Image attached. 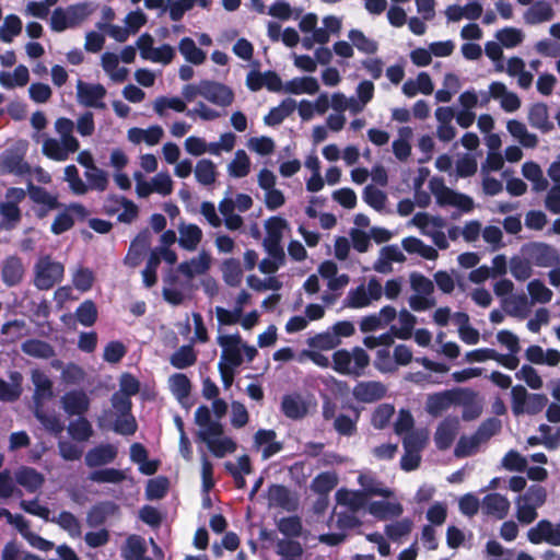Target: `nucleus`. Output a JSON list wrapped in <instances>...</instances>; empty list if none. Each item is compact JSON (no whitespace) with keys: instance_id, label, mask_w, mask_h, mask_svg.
Segmentation results:
<instances>
[{"instance_id":"obj_31","label":"nucleus","mask_w":560,"mask_h":560,"mask_svg":"<svg viewBox=\"0 0 560 560\" xmlns=\"http://www.w3.org/2000/svg\"><path fill=\"white\" fill-rule=\"evenodd\" d=\"M178 244L188 252H194L198 248L203 233L202 230L192 223H180L178 225Z\"/></svg>"},{"instance_id":"obj_38","label":"nucleus","mask_w":560,"mask_h":560,"mask_svg":"<svg viewBox=\"0 0 560 560\" xmlns=\"http://www.w3.org/2000/svg\"><path fill=\"white\" fill-rule=\"evenodd\" d=\"M267 499L270 508H281L287 511L295 508V500L290 490L280 485H273L268 489Z\"/></svg>"},{"instance_id":"obj_4","label":"nucleus","mask_w":560,"mask_h":560,"mask_svg":"<svg viewBox=\"0 0 560 560\" xmlns=\"http://www.w3.org/2000/svg\"><path fill=\"white\" fill-rule=\"evenodd\" d=\"M217 341L222 349L219 362H223V365L238 368L243 363V354L248 362L257 354L256 348L243 342L238 334L220 335Z\"/></svg>"},{"instance_id":"obj_57","label":"nucleus","mask_w":560,"mask_h":560,"mask_svg":"<svg viewBox=\"0 0 560 560\" xmlns=\"http://www.w3.org/2000/svg\"><path fill=\"white\" fill-rule=\"evenodd\" d=\"M296 106V102L293 98L284 100L279 106L273 107L267 116H265V122L269 126H276L281 124L289 115H291Z\"/></svg>"},{"instance_id":"obj_61","label":"nucleus","mask_w":560,"mask_h":560,"mask_svg":"<svg viewBox=\"0 0 560 560\" xmlns=\"http://www.w3.org/2000/svg\"><path fill=\"white\" fill-rule=\"evenodd\" d=\"M22 32V21L15 14H9L4 18L0 26V40L3 43H12L14 37Z\"/></svg>"},{"instance_id":"obj_50","label":"nucleus","mask_w":560,"mask_h":560,"mask_svg":"<svg viewBox=\"0 0 560 560\" xmlns=\"http://www.w3.org/2000/svg\"><path fill=\"white\" fill-rule=\"evenodd\" d=\"M30 80V71L26 66H18L13 72H0V84L4 89H14L16 86H24Z\"/></svg>"},{"instance_id":"obj_7","label":"nucleus","mask_w":560,"mask_h":560,"mask_svg":"<svg viewBox=\"0 0 560 560\" xmlns=\"http://www.w3.org/2000/svg\"><path fill=\"white\" fill-rule=\"evenodd\" d=\"M383 296V284L376 277L348 291L343 305L348 308L359 310L371 306Z\"/></svg>"},{"instance_id":"obj_11","label":"nucleus","mask_w":560,"mask_h":560,"mask_svg":"<svg viewBox=\"0 0 560 560\" xmlns=\"http://www.w3.org/2000/svg\"><path fill=\"white\" fill-rule=\"evenodd\" d=\"M136 44L141 58L154 63L168 65L176 55L175 48L168 44L154 47V39L149 34H142Z\"/></svg>"},{"instance_id":"obj_36","label":"nucleus","mask_w":560,"mask_h":560,"mask_svg":"<svg viewBox=\"0 0 560 560\" xmlns=\"http://www.w3.org/2000/svg\"><path fill=\"white\" fill-rule=\"evenodd\" d=\"M101 65L105 73L115 83L126 81L129 70L119 66V57L114 52H105L102 55Z\"/></svg>"},{"instance_id":"obj_16","label":"nucleus","mask_w":560,"mask_h":560,"mask_svg":"<svg viewBox=\"0 0 560 560\" xmlns=\"http://www.w3.org/2000/svg\"><path fill=\"white\" fill-rule=\"evenodd\" d=\"M202 97L219 107H229L233 104L235 95L233 90L220 82L203 80Z\"/></svg>"},{"instance_id":"obj_33","label":"nucleus","mask_w":560,"mask_h":560,"mask_svg":"<svg viewBox=\"0 0 560 560\" xmlns=\"http://www.w3.org/2000/svg\"><path fill=\"white\" fill-rule=\"evenodd\" d=\"M459 421L457 418H446L438 427L434 441L440 450L448 448L457 435Z\"/></svg>"},{"instance_id":"obj_63","label":"nucleus","mask_w":560,"mask_h":560,"mask_svg":"<svg viewBox=\"0 0 560 560\" xmlns=\"http://www.w3.org/2000/svg\"><path fill=\"white\" fill-rule=\"evenodd\" d=\"M348 37L352 45L363 54L373 55L378 49L377 42L365 36L360 30H351Z\"/></svg>"},{"instance_id":"obj_45","label":"nucleus","mask_w":560,"mask_h":560,"mask_svg":"<svg viewBox=\"0 0 560 560\" xmlns=\"http://www.w3.org/2000/svg\"><path fill=\"white\" fill-rule=\"evenodd\" d=\"M24 275V268L22 261L16 256L8 257L2 265V280L9 285L13 287L18 284Z\"/></svg>"},{"instance_id":"obj_22","label":"nucleus","mask_w":560,"mask_h":560,"mask_svg":"<svg viewBox=\"0 0 560 560\" xmlns=\"http://www.w3.org/2000/svg\"><path fill=\"white\" fill-rule=\"evenodd\" d=\"M118 454V447L110 443L98 444L85 454V464L90 468L101 467L112 464Z\"/></svg>"},{"instance_id":"obj_24","label":"nucleus","mask_w":560,"mask_h":560,"mask_svg":"<svg viewBox=\"0 0 560 560\" xmlns=\"http://www.w3.org/2000/svg\"><path fill=\"white\" fill-rule=\"evenodd\" d=\"M489 93L493 100L500 102L501 108L506 113H514L521 107L522 103L517 94L510 91L500 81H494L489 85Z\"/></svg>"},{"instance_id":"obj_13","label":"nucleus","mask_w":560,"mask_h":560,"mask_svg":"<svg viewBox=\"0 0 560 560\" xmlns=\"http://www.w3.org/2000/svg\"><path fill=\"white\" fill-rule=\"evenodd\" d=\"M527 539L534 545L547 544L560 547V524L549 520H540L527 530Z\"/></svg>"},{"instance_id":"obj_17","label":"nucleus","mask_w":560,"mask_h":560,"mask_svg":"<svg viewBox=\"0 0 560 560\" xmlns=\"http://www.w3.org/2000/svg\"><path fill=\"white\" fill-rule=\"evenodd\" d=\"M265 230L264 247L279 254V250H283L281 242L285 231L289 230L288 221L281 217H271L265 222Z\"/></svg>"},{"instance_id":"obj_20","label":"nucleus","mask_w":560,"mask_h":560,"mask_svg":"<svg viewBox=\"0 0 560 560\" xmlns=\"http://www.w3.org/2000/svg\"><path fill=\"white\" fill-rule=\"evenodd\" d=\"M91 405V399L83 389H71L60 397V406L68 416H83Z\"/></svg>"},{"instance_id":"obj_5","label":"nucleus","mask_w":560,"mask_h":560,"mask_svg":"<svg viewBox=\"0 0 560 560\" xmlns=\"http://www.w3.org/2000/svg\"><path fill=\"white\" fill-rule=\"evenodd\" d=\"M370 364L368 352L354 347L351 350L340 349L332 354V369L343 375L359 377Z\"/></svg>"},{"instance_id":"obj_43","label":"nucleus","mask_w":560,"mask_h":560,"mask_svg":"<svg viewBox=\"0 0 560 560\" xmlns=\"http://www.w3.org/2000/svg\"><path fill=\"white\" fill-rule=\"evenodd\" d=\"M506 129L510 135L517 140L524 148H536L538 144V138L535 133L528 131L525 124L522 121L512 119L506 124Z\"/></svg>"},{"instance_id":"obj_8","label":"nucleus","mask_w":560,"mask_h":560,"mask_svg":"<svg viewBox=\"0 0 560 560\" xmlns=\"http://www.w3.org/2000/svg\"><path fill=\"white\" fill-rule=\"evenodd\" d=\"M475 394L467 388H454L430 395L427 399L425 410L431 416H440L453 405L470 401Z\"/></svg>"},{"instance_id":"obj_59","label":"nucleus","mask_w":560,"mask_h":560,"mask_svg":"<svg viewBox=\"0 0 560 560\" xmlns=\"http://www.w3.org/2000/svg\"><path fill=\"white\" fill-rule=\"evenodd\" d=\"M250 172V160L244 150H237L228 165V173L235 178L245 177Z\"/></svg>"},{"instance_id":"obj_56","label":"nucleus","mask_w":560,"mask_h":560,"mask_svg":"<svg viewBox=\"0 0 560 560\" xmlns=\"http://www.w3.org/2000/svg\"><path fill=\"white\" fill-rule=\"evenodd\" d=\"M144 539L136 535L130 536L122 548V557L125 560H151L144 557Z\"/></svg>"},{"instance_id":"obj_19","label":"nucleus","mask_w":560,"mask_h":560,"mask_svg":"<svg viewBox=\"0 0 560 560\" xmlns=\"http://www.w3.org/2000/svg\"><path fill=\"white\" fill-rule=\"evenodd\" d=\"M5 174L16 176L31 174V166L24 161V148L22 150H7L0 155V175Z\"/></svg>"},{"instance_id":"obj_29","label":"nucleus","mask_w":560,"mask_h":560,"mask_svg":"<svg viewBox=\"0 0 560 560\" xmlns=\"http://www.w3.org/2000/svg\"><path fill=\"white\" fill-rule=\"evenodd\" d=\"M386 386L377 381L360 382L353 388V397L362 402H373L383 398L386 394Z\"/></svg>"},{"instance_id":"obj_51","label":"nucleus","mask_w":560,"mask_h":560,"mask_svg":"<svg viewBox=\"0 0 560 560\" xmlns=\"http://www.w3.org/2000/svg\"><path fill=\"white\" fill-rule=\"evenodd\" d=\"M504 307L511 316L525 318L532 311V303L524 294L510 295L504 299Z\"/></svg>"},{"instance_id":"obj_48","label":"nucleus","mask_w":560,"mask_h":560,"mask_svg":"<svg viewBox=\"0 0 560 560\" xmlns=\"http://www.w3.org/2000/svg\"><path fill=\"white\" fill-rule=\"evenodd\" d=\"M178 50L187 62L195 66L202 65L207 59L206 51L197 47L195 40L190 37L180 39Z\"/></svg>"},{"instance_id":"obj_6","label":"nucleus","mask_w":560,"mask_h":560,"mask_svg":"<svg viewBox=\"0 0 560 560\" xmlns=\"http://www.w3.org/2000/svg\"><path fill=\"white\" fill-rule=\"evenodd\" d=\"M547 499V491L538 485L530 486L523 494L515 500V516L521 524H532L538 516L537 510L542 506Z\"/></svg>"},{"instance_id":"obj_55","label":"nucleus","mask_w":560,"mask_h":560,"mask_svg":"<svg viewBox=\"0 0 560 560\" xmlns=\"http://www.w3.org/2000/svg\"><path fill=\"white\" fill-rule=\"evenodd\" d=\"M195 177L200 185L209 186L217 179L215 164L209 159H201L195 166Z\"/></svg>"},{"instance_id":"obj_53","label":"nucleus","mask_w":560,"mask_h":560,"mask_svg":"<svg viewBox=\"0 0 560 560\" xmlns=\"http://www.w3.org/2000/svg\"><path fill=\"white\" fill-rule=\"evenodd\" d=\"M338 504L347 506L351 511H358L366 505L368 499L362 491L340 489L336 492Z\"/></svg>"},{"instance_id":"obj_54","label":"nucleus","mask_w":560,"mask_h":560,"mask_svg":"<svg viewBox=\"0 0 560 560\" xmlns=\"http://www.w3.org/2000/svg\"><path fill=\"white\" fill-rule=\"evenodd\" d=\"M34 415L48 432L54 434L62 432L63 424L54 411L47 412L44 410V406H34Z\"/></svg>"},{"instance_id":"obj_15","label":"nucleus","mask_w":560,"mask_h":560,"mask_svg":"<svg viewBox=\"0 0 560 560\" xmlns=\"http://www.w3.org/2000/svg\"><path fill=\"white\" fill-rule=\"evenodd\" d=\"M80 148L78 139L63 140L61 138H45L43 140L42 152L50 160L62 162L70 154L75 153Z\"/></svg>"},{"instance_id":"obj_26","label":"nucleus","mask_w":560,"mask_h":560,"mask_svg":"<svg viewBox=\"0 0 560 560\" xmlns=\"http://www.w3.org/2000/svg\"><path fill=\"white\" fill-rule=\"evenodd\" d=\"M406 256L397 245H387L381 248L377 259L373 264V269L378 273H390L394 262H405Z\"/></svg>"},{"instance_id":"obj_1","label":"nucleus","mask_w":560,"mask_h":560,"mask_svg":"<svg viewBox=\"0 0 560 560\" xmlns=\"http://www.w3.org/2000/svg\"><path fill=\"white\" fill-rule=\"evenodd\" d=\"M228 411V404L221 399L212 400L211 409L200 406L195 411V423L198 425V439L203 442L215 457H224L236 450V443L224 434L221 419Z\"/></svg>"},{"instance_id":"obj_18","label":"nucleus","mask_w":560,"mask_h":560,"mask_svg":"<svg viewBox=\"0 0 560 560\" xmlns=\"http://www.w3.org/2000/svg\"><path fill=\"white\" fill-rule=\"evenodd\" d=\"M524 252L532 264L538 267H551L557 265L560 260L558 250L551 245L541 242L528 244L524 248Z\"/></svg>"},{"instance_id":"obj_27","label":"nucleus","mask_w":560,"mask_h":560,"mask_svg":"<svg viewBox=\"0 0 560 560\" xmlns=\"http://www.w3.org/2000/svg\"><path fill=\"white\" fill-rule=\"evenodd\" d=\"M27 192L33 202L43 206V208L38 210V217L40 218L45 217L48 211L60 207L56 195L50 194L39 186H35L31 178L27 179Z\"/></svg>"},{"instance_id":"obj_44","label":"nucleus","mask_w":560,"mask_h":560,"mask_svg":"<svg viewBox=\"0 0 560 560\" xmlns=\"http://www.w3.org/2000/svg\"><path fill=\"white\" fill-rule=\"evenodd\" d=\"M528 121L532 127L544 133L553 129V124L549 119L548 107L545 104H534L528 113Z\"/></svg>"},{"instance_id":"obj_47","label":"nucleus","mask_w":560,"mask_h":560,"mask_svg":"<svg viewBox=\"0 0 560 560\" xmlns=\"http://www.w3.org/2000/svg\"><path fill=\"white\" fill-rule=\"evenodd\" d=\"M413 131L410 127H400L398 137L392 143L393 153L399 161H406L411 154L410 140Z\"/></svg>"},{"instance_id":"obj_58","label":"nucleus","mask_w":560,"mask_h":560,"mask_svg":"<svg viewBox=\"0 0 560 560\" xmlns=\"http://www.w3.org/2000/svg\"><path fill=\"white\" fill-rule=\"evenodd\" d=\"M281 408L283 413L291 419H300L307 412V408L298 395H288L282 399Z\"/></svg>"},{"instance_id":"obj_34","label":"nucleus","mask_w":560,"mask_h":560,"mask_svg":"<svg viewBox=\"0 0 560 560\" xmlns=\"http://www.w3.org/2000/svg\"><path fill=\"white\" fill-rule=\"evenodd\" d=\"M320 86L316 78L314 77H298L294 78L283 85V92L288 94H308L314 95L318 93Z\"/></svg>"},{"instance_id":"obj_49","label":"nucleus","mask_w":560,"mask_h":560,"mask_svg":"<svg viewBox=\"0 0 560 560\" xmlns=\"http://www.w3.org/2000/svg\"><path fill=\"white\" fill-rule=\"evenodd\" d=\"M23 353L36 359H50L55 355L51 345L40 339H27L21 345Z\"/></svg>"},{"instance_id":"obj_12","label":"nucleus","mask_w":560,"mask_h":560,"mask_svg":"<svg viewBox=\"0 0 560 560\" xmlns=\"http://www.w3.org/2000/svg\"><path fill=\"white\" fill-rule=\"evenodd\" d=\"M90 14L86 4L71 5L68 9H56L50 18V26L56 32L80 24Z\"/></svg>"},{"instance_id":"obj_21","label":"nucleus","mask_w":560,"mask_h":560,"mask_svg":"<svg viewBox=\"0 0 560 560\" xmlns=\"http://www.w3.org/2000/svg\"><path fill=\"white\" fill-rule=\"evenodd\" d=\"M483 12V8L478 0H469L466 4H450L444 10L447 22L456 23L462 20L476 21Z\"/></svg>"},{"instance_id":"obj_3","label":"nucleus","mask_w":560,"mask_h":560,"mask_svg":"<svg viewBox=\"0 0 560 560\" xmlns=\"http://www.w3.org/2000/svg\"><path fill=\"white\" fill-rule=\"evenodd\" d=\"M112 410L104 412V418L100 419V427H103V421L107 418H114L112 429L121 435H132L137 431V422L131 415L132 402L127 395L115 393L112 396Z\"/></svg>"},{"instance_id":"obj_64","label":"nucleus","mask_w":560,"mask_h":560,"mask_svg":"<svg viewBox=\"0 0 560 560\" xmlns=\"http://www.w3.org/2000/svg\"><path fill=\"white\" fill-rule=\"evenodd\" d=\"M369 512L378 518L398 516L402 512V506L398 502L376 501L369 505Z\"/></svg>"},{"instance_id":"obj_9","label":"nucleus","mask_w":560,"mask_h":560,"mask_svg":"<svg viewBox=\"0 0 560 560\" xmlns=\"http://www.w3.org/2000/svg\"><path fill=\"white\" fill-rule=\"evenodd\" d=\"M65 267L50 256H40L34 266V285L39 290H49L63 278Z\"/></svg>"},{"instance_id":"obj_60","label":"nucleus","mask_w":560,"mask_h":560,"mask_svg":"<svg viewBox=\"0 0 560 560\" xmlns=\"http://www.w3.org/2000/svg\"><path fill=\"white\" fill-rule=\"evenodd\" d=\"M12 383H8L0 378V400L13 401L18 399L22 393L21 382L22 375L19 372L11 374Z\"/></svg>"},{"instance_id":"obj_32","label":"nucleus","mask_w":560,"mask_h":560,"mask_svg":"<svg viewBox=\"0 0 560 560\" xmlns=\"http://www.w3.org/2000/svg\"><path fill=\"white\" fill-rule=\"evenodd\" d=\"M211 265V256L208 252L201 250L196 257L182 262L178 271L188 278L206 273Z\"/></svg>"},{"instance_id":"obj_40","label":"nucleus","mask_w":560,"mask_h":560,"mask_svg":"<svg viewBox=\"0 0 560 560\" xmlns=\"http://www.w3.org/2000/svg\"><path fill=\"white\" fill-rule=\"evenodd\" d=\"M358 481L362 488L361 491L366 499L370 497L388 498L392 495V491L378 481L371 472L360 474Z\"/></svg>"},{"instance_id":"obj_37","label":"nucleus","mask_w":560,"mask_h":560,"mask_svg":"<svg viewBox=\"0 0 560 560\" xmlns=\"http://www.w3.org/2000/svg\"><path fill=\"white\" fill-rule=\"evenodd\" d=\"M401 90L407 97H413L418 93L430 95L434 91V85L427 72H420L416 79L407 80Z\"/></svg>"},{"instance_id":"obj_39","label":"nucleus","mask_w":560,"mask_h":560,"mask_svg":"<svg viewBox=\"0 0 560 560\" xmlns=\"http://www.w3.org/2000/svg\"><path fill=\"white\" fill-rule=\"evenodd\" d=\"M552 16L553 10L545 0L534 2L523 14L524 22L530 25L547 22L551 20Z\"/></svg>"},{"instance_id":"obj_46","label":"nucleus","mask_w":560,"mask_h":560,"mask_svg":"<svg viewBox=\"0 0 560 560\" xmlns=\"http://www.w3.org/2000/svg\"><path fill=\"white\" fill-rule=\"evenodd\" d=\"M401 246L407 253L417 254L428 260H435L439 257V253L434 247L427 245L418 237H405L401 241Z\"/></svg>"},{"instance_id":"obj_30","label":"nucleus","mask_w":560,"mask_h":560,"mask_svg":"<svg viewBox=\"0 0 560 560\" xmlns=\"http://www.w3.org/2000/svg\"><path fill=\"white\" fill-rule=\"evenodd\" d=\"M15 485L23 487L27 492L34 493L42 488L45 477L36 469L22 466L14 472Z\"/></svg>"},{"instance_id":"obj_2","label":"nucleus","mask_w":560,"mask_h":560,"mask_svg":"<svg viewBox=\"0 0 560 560\" xmlns=\"http://www.w3.org/2000/svg\"><path fill=\"white\" fill-rule=\"evenodd\" d=\"M429 189L431 194L420 189L419 186H417V189H415L413 202L418 207H429L431 203L432 195L435 198L436 205L442 208H456L462 212H470L474 209L475 203L471 197L451 189L440 177H432L429 180Z\"/></svg>"},{"instance_id":"obj_10","label":"nucleus","mask_w":560,"mask_h":560,"mask_svg":"<svg viewBox=\"0 0 560 560\" xmlns=\"http://www.w3.org/2000/svg\"><path fill=\"white\" fill-rule=\"evenodd\" d=\"M512 411L515 416L537 415L547 405V397L542 394H529L522 385L511 389Z\"/></svg>"},{"instance_id":"obj_52","label":"nucleus","mask_w":560,"mask_h":560,"mask_svg":"<svg viewBox=\"0 0 560 560\" xmlns=\"http://www.w3.org/2000/svg\"><path fill=\"white\" fill-rule=\"evenodd\" d=\"M168 386L179 404L185 406L191 390L189 378L183 373H175L170 376Z\"/></svg>"},{"instance_id":"obj_23","label":"nucleus","mask_w":560,"mask_h":560,"mask_svg":"<svg viewBox=\"0 0 560 560\" xmlns=\"http://www.w3.org/2000/svg\"><path fill=\"white\" fill-rule=\"evenodd\" d=\"M31 381L34 385V406H44L46 401L54 397L51 380L43 371L35 369L31 372Z\"/></svg>"},{"instance_id":"obj_62","label":"nucleus","mask_w":560,"mask_h":560,"mask_svg":"<svg viewBox=\"0 0 560 560\" xmlns=\"http://www.w3.org/2000/svg\"><path fill=\"white\" fill-rule=\"evenodd\" d=\"M78 417V419L70 421L68 433L73 440L84 442L93 435V428L88 419L82 416Z\"/></svg>"},{"instance_id":"obj_41","label":"nucleus","mask_w":560,"mask_h":560,"mask_svg":"<svg viewBox=\"0 0 560 560\" xmlns=\"http://www.w3.org/2000/svg\"><path fill=\"white\" fill-rule=\"evenodd\" d=\"M127 137L135 144L145 142L148 145H155L163 137V129L160 126H151L147 129L135 127L128 130Z\"/></svg>"},{"instance_id":"obj_42","label":"nucleus","mask_w":560,"mask_h":560,"mask_svg":"<svg viewBox=\"0 0 560 560\" xmlns=\"http://www.w3.org/2000/svg\"><path fill=\"white\" fill-rule=\"evenodd\" d=\"M145 190V198H148L152 194H158L162 197L170 196L174 189V182L168 172L163 171L155 174L148 182Z\"/></svg>"},{"instance_id":"obj_28","label":"nucleus","mask_w":560,"mask_h":560,"mask_svg":"<svg viewBox=\"0 0 560 560\" xmlns=\"http://www.w3.org/2000/svg\"><path fill=\"white\" fill-rule=\"evenodd\" d=\"M511 503L509 499L500 493L487 494L481 501V509L485 514L503 520L510 512Z\"/></svg>"},{"instance_id":"obj_25","label":"nucleus","mask_w":560,"mask_h":560,"mask_svg":"<svg viewBox=\"0 0 560 560\" xmlns=\"http://www.w3.org/2000/svg\"><path fill=\"white\" fill-rule=\"evenodd\" d=\"M250 294L246 291H241L236 299L232 310H226L221 306L215 307V316L221 325H234L237 324L243 315L245 305L248 304Z\"/></svg>"},{"instance_id":"obj_35","label":"nucleus","mask_w":560,"mask_h":560,"mask_svg":"<svg viewBox=\"0 0 560 560\" xmlns=\"http://www.w3.org/2000/svg\"><path fill=\"white\" fill-rule=\"evenodd\" d=\"M397 324H393L392 331L396 335V338L400 340H408L412 337L413 329L417 325V317L411 314L408 310L401 308L397 313Z\"/></svg>"},{"instance_id":"obj_14","label":"nucleus","mask_w":560,"mask_h":560,"mask_svg":"<svg viewBox=\"0 0 560 560\" xmlns=\"http://www.w3.org/2000/svg\"><path fill=\"white\" fill-rule=\"evenodd\" d=\"M106 93V89L100 83H86L82 80L77 82V101L85 107L104 109Z\"/></svg>"}]
</instances>
